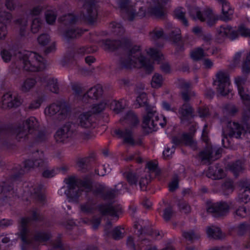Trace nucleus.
<instances>
[{
	"instance_id": "1",
	"label": "nucleus",
	"mask_w": 250,
	"mask_h": 250,
	"mask_svg": "<svg viewBox=\"0 0 250 250\" xmlns=\"http://www.w3.org/2000/svg\"><path fill=\"white\" fill-rule=\"evenodd\" d=\"M147 55L158 63H162L161 69L166 73L170 70L169 65L167 62L163 63L164 59L163 55L158 48L149 47L146 49ZM154 61L146 60L142 54L140 47L134 46L130 50L129 54L121 60L122 67L126 68H143L148 73L151 72L154 69Z\"/></svg>"
},
{
	"instance_id": "2",
	"label": "nucleus",
	"mask_w": 250,
	"mask_h": 250,
	"mask_svg": "<svg viewBox=\"0 0 250 250\" xmlns=\"http://www.w3.org/2000/svg\"><path fill=\"white\" fill-rule=\"evenodd\" d=\"M30 219L21 218L18 226L19 231L15 234L16 237L12 233L6 235H0V241L7 243L10 240L20 238L22 241L21 250H27L30 248H35L36 245L43 244L50 238V234L44 232H37L33 239H31L30 231L27 229V225L29 224Z\"/></svg>"
},
{
	"instance_id": "3",
	"label": "nucleus",
	"mask_w": 250,
	"mask_h": 250,
	"mask_svg": "<svg viewBox=\"0 0 250 250\" xmlns=\"http://www.w3.org/2000/svg\"><path fill=\"white\" fill-rule=\"evenodd\" d=\"M67 187H63L58 191L61 195H65L69 202H77L83 194L90 191L91 185L89 182H78L73 177L65 180Z\"/></svg>"
},
{
	"instance_id": "4",
	"label": "nucleus",
	"mask_w": 250,
	"mask_h": 250,
	"mask_svg": "<svg viewBox=\"0 0 250 250\" xmlns=\"http://www.w3.org/2000/svg\"><path fill=\"white\" fill-rule=\"evenodd\" d=\"M16 57L21 66L26 71H40L45 67L44 59L35 52L21 51L16 55Z\"/></svg>"
},
{
	"instance_id": "5",
	"label": "nucleus",
	"mask_w": 250,
	"mask_h": 250,
	"mask_svg": "<svg viewBox=\"0 0 250 250\" xmlns=\"http://www.w3.org/2000/svg\"><path fill=\"white\" fill-rule=\"evenodd\" d=\"M39 124L37 119L34 117H30L15 128L14 135L16 139L21 141L28 138V135L34 133L38 129Z\"/></svg>"
},
{
	"instance_id": "6",
	"label": "nucleus",
	"mask_w": 250,
	"mask_h": 250,
	"mask_svg": "<svg viewBox=\"0 0 250 250\" xmlns=\"http://www.w3.org/2000/svg\"><path fill=\"white\" fill-rule=\"evenodd\" d=\"M167 124L166 118L161 115L158 116L155 109H147L146 114L144 115L143 118V127L148 128L150 131H155L158 128V125L162 127L165 126Z\"/></svg>"
},
{
	"instance_id": "7",
	"label": "nucleus",
	"mask_w": 250,
	"mask_h": 250,
	"mask_svg": "<svg viewBox=\"0 0 250 250\" xmlns=\"http://www.w3.org/2000/svg\"><path fill=\"white\" fill-rule=\"evenodd\" d=\"M243 131L245 132V135L250 142V126L248 125H245L242 128L240 125L234 122H229L227 125L226 131L224 130L222 140V144L224 147H229V145L225 144V141L228 140L227 135L230 137H234L239 138Z\"/></svg>"
},
{
	"instance_id": "8",
	"label": "nucleus",
	"mask_w": 250,
	"mask_h": 250,
	"mask_svg": "<svg viewBox=\"0 0 250 250\" xmlns=\"http://www.w3.org/2000/svg\"><path fill=\"white\" fill-rule=\"evenodd\" d=\"M189 14L194 20L206 21L208 26L214 25L218 20L216 15L209 9L201 12L199 8L193 7L190 10Z\"/></svg>"
},
{
	"instance_id": "9",
	"label": "nucleus",
	"mask_w": 250,
	"mask_h": 250,
	"mask_svg": "<svg viewBox=\"0 0 250 250\" xmlns=\"http://www.w3.org/2000/svg\"><path fill=\"white\" fill-rule=\"evenodd\" d=\"M216 77L214 84L217 86L218 92L221 95H227L230 91V81L228 72L220 71L216 74Z\"/></svg>"
},
{
	"instance_id": "10",
	"label": "nucleus",
	"mask_w": 250,
	"mask_h": 250,
	"mask_svg": "<svg viewBox=\"0 0 250 250\" xmlns=\"http://www.w3.org/2000/svg\"><path fill=\"white\" fill-rule=\"evenodd\" d=\"M208 133V125H205L203 129L202 138L207 143V147L205 150L200 153L199 157L202 161L207 160L209 162L210 161H214L218 158V157H213L214 151H215V154L217 155L219 154L220 150V149L215 150L209 145Z\"/></svg>"
},
{
	"instance_id": "11",
	"label": "nucleus",
	"mask_w": 250,
	"mask_h": 250,
	"mask_svg": "<svg viewBox=\"0 0 250 250\" xmlns=\"http://www.w3.org/2000/svg\"><path fill=\"white\" fill-rule=\"evenodd\" d=\"M23 198L27 200L33 199L42 202L45 197L41 188H36L32 183H26L23 186Z\"/></svg>"
},
{
	"instance_id": "12",
	"label": "nucleus",
	"mask_w": 250,
	"mask_h": 250,
	"mask_svg": "<svg viewBox=\"0 0 250 250\" xmlns=\"http://www.w3.org/2000/svg\"><path fill=\"white\" fill-rule=\"evenodd\" d=\"M107 105H109L110 109L115 113H119L125 108V101L121 100L119 101L115 100L108 102L107 104L105 101L102 102L98 104H94L92 108L91 112L93 113H99L103 111Z\"/></svg>"
},
{
	"instance_id": "13",
	"label": "nucleus",
	"mask_w": 250,
	"mask_h": 250,
	"mask_svg": "<svg viewBox=\"0 0 250 250\" xmlns=\"http://www.w3.org/2000/svg\"><path fill=\"white\" fill-rule=\"evenodd\" d=\"M21 103L22 100L21 97L16 93H6L0 100V106L3 108L18 107Z\"/></svg>"
},
{
	"instance_id": "14",
	"label": "nucleus",
	"mask_w": 250,
	"mask_h": 250,
	"mask_svg": "<svg viewBox=\"0 0 250 250\" xmlns=\"http://www.w3.org/2000/svg\"><path fill=\"white\" fill-rule=\"evenodd\" d=\"M67 111V108L64 104L58 102L47 107L44 110V113L46 116L48 117H52L57 114L58 116V118L62 119L66 116Z\"/></svg>"
},
{
	"instance_id": "15",
	"label": "nucleus",
	"mask_w": 250,
	"mask_h": 250,
	"mask_svg": "<svg viewBox=\"0 0 250 250\" xmlns=\"http://www.w3.org/2000/svg\"><path fill=\"white\" fill-rule=\"evenodd\" d=\"M97 16V10L94 3L90 1L86 2L83 6L80 18L86 20L92 24L96 21Z\"/></svg>"
},
{
	"instance_id": "16",
	"label": "nucleus",
	"mask_w": 250,
	"mask_h": 250,
	"mask_svg": "<svg viewBox=\"0 0 250 250\" xmlns=\"http://www.w3.org/2000/svg\"><path fill=\"white\" fill-rule=\"evenodd\" d=\"M245 83V80L240 77H237L235 79V83L237 87L241 99L244 104H246L250 101V92L244 87Z\"/></svg>"
},
{
	"instance_id": "17",
	"label": "nucleus",
	"mask_w": 250,
	"mask_h": 250,
	"mask_svg": "<svg viewBox=\"0 0 250 250\" xmlns=\"http://www.w3.org/2000/svg\"><path fill=\"white\" fill-rule=\"evenodd\" d=\"M230 208V204L220 202L213 204L207 209V211L210 213H214L218 216H222L226 214Z\"/></svg>"
},
{
	"instance_id": "18",
	"label": "nucleus",
	"mask_w": 250,
	"mask_h": 250,
	"mask_svg": "<svg viewBox=\"0 0 250 250\" xmlns=\"http://www.w3.org/2000/svg\"><path fill=\"white\" fill-rule=\"evenodd\" d=\"M72 136L70 125H66L59 129L55 135L57 142L66 143L69 142Z\"/></svg>"
},
{
	"instance_id": "19",
	"label": "nucleus",
	"mask_w": 250,
	"mask_h": 250,
	"mask_svg": "<svg viewBox=\"0 0 250 250\" xmlns=\"http://www.w3.org/2000/svg\"><path fill=\"white\" fill-rule=\"evenodd\" d=\"M241 189L238 196L240 202L247 203L250 201V181L246 180L240 184Z\"/></svg>"
},
{
	"instance_id": "20",
	"label": "nucleus",
	"mask_w": 250,
	"mask_h": 250,
	"mask_svg": "<svg viewBox=\"0 0 250 250\" xmlns=\"http://www.w3.org/2000/svg\"><path fill=\"white\" fill-rule=\"evenodd\" d=\"M99 211L104 215H109L112 217H118L121 213V208L119 206L113 205H102L98 207Z\"/></svg>"
},
{
	"instance_id": "21",
	"label": "nucleus",
	"mask_w": 250,
	"mask_h": 250,
	"mask_svg": "<svg viewBox=\"0 0 250 250\" xmlns=\"http://www.w3.org/2000/svg\"><path fill=\"white\" fill-rule=\"evenodd\" d=\"M196 125L195 126L192 125V128L190 129V132L189 133H185L183 135L182 140H180L178 137H174L172 138V142L175 145L179 144L181 142L184 143L185 145L193 147L195 146V143L193 140V133L196 130Z\"/></svg>"
},
{
	"instance_id": "22",
	"label": "nucleus",
	"mask_w": 250,
	"mask_h": 250,
	"mask_svg": "<svg viewBox=\"0 0 250 250\" xmlns=\"http://www.w3.org/2000/svg\"><path fill=\"white\" fill-rule=\"evenodd\" d=\"M210 53L213 54V51H210L209 47H207L205 44H203L201 47H198L190 52V57L194 61H198L203 57L208 55Z\"/></svg>"
},
{
	"instance_id": "23",
	"label": "nucleus",
	"mask_w": 250,
	"mask_h": 250,
	"mask_svg": "<svg viewBox=\"0 0 250 250\" xmlns=\"http://www.w3.org/2000/svg\"><path fill=\"white\" fill-rule=\"evenodd\" d=\"M169 0H154L153 5L147 9V12L157 17H160L164 15L163 5Z\"/></svg>"
},
{
	"instance_id": "24",
	"label": "nucleus",
	"mask_w": 250,
	"mask_h": 250,
	"mask_svg": "<svg viewBox=\"0 0 250 250\" xmlns=\"http://www.w3.org/2000/svg\"><path fill=\"white\" fill-rule=\"evenodd\" d=\"M38 155H40L38 159H36L35 161L28 160L24 162V166L25 170H28L34 167L42 166L46 164L43 153L42 152L40 153L38 151L35 153V156H37Z\"/></svg>"
},
{
	"instance_id": "25",
	"label": "nucleus",
	"mask_w": 250,
	"mask_h": 250,
	"mask_svg": "<svg viewBox=\"0 0 250 250\" xmlns=\"http://www.w3.org/2000/svg\"><path fill=\"white\" fill-rule=\"evenodd\" d=\"M116 134L121 138L123 139L124 142L130 145H134L136 144L135 142L131 129L126 128L124 130H118L116 131Z\"/></svg>"
},
{
	"instance_id": "26",
	"label": "nucleus",
	"mask_w": 250,
	"mask_h": 250,
	"mask_svg": "<svg viewBox=\"0 0 250 250\" xmlns=\"http://www.w3.org/2000/svg\"><path fill=\"white\" fill-rule=\"evenodd\" d=\"M103 43L105 49L113 50L120 47L126 46L128 43V41L124 38H122L121 41H104Z\"/></svg>"
},
{
	"instance_id": "27",
	"label": "nucleus",
	"mask_w": 250,
	"mask_h": 250,
	"mask_svg": "<svg viewBox=\"0 0 250 250\" xmlns=\"http://www.w3.org/2000/svg\"><path fill=\"white\" fill-rule=\"evenodd\" d=\"M11 18V15L9 13L0 12V39H3L6 34L7 30L5 23Z\"/></svg>"
},
{
	"instance_id": "28",
	"label": "nucleus",
	"mask_w": 250,
	"mask_h": 250,
	"mask_svg": "<svg viewBox=\"0 0 250 250\" xmlns=\"http://www.w3.org/2000/svg\"><path fill=\"white\" fill-rule=\"evenodd\" d=\"M103 93L102 87L101 85L98 84L92 88H91L83 96V100H86L88 98L90 100L97 99L102 95Z\"/></svg>"
},
{
	"instance_id": "29",
	"label": "nucleus",
	"mask_w": 250,
	"mask_h": 250,
	"mask_svg": "<svg viewBox=\"0 0 250 250\" xmlns=\"http://www.w3.org/2000/svg\"><path fill=\"white\" fill-rule=\"evenodd\" d=\"M41 81L43 85L47 87L51 91L54 93H57L59 91V87L57 80L56 79L45 77Z\"/></svg>"
},
{
	"instance_id": "30",
	"label": "nucleus",
	"mask_w": 250,
	"mask_h": 250,
	"mask_svg": "<svg viewBox=\"0 0 250 250\" xmlns=\"http://www.w3.org/2000/svg\"><path fill=\"white\" fill-rule=\"evenodd\" d=\"M127 190V187L125 184L119 183L115 186L114 189L108 191L106 195V199H111L115 196L124 193Z\"/></svg>"
},
{
	"instance_id": "31",
	"label": "nucleus",
	"mask_w": 250,
	"mask_h": 250,
	"mask_svg": "<svg viewBox=\"0 0 250 250\" xmlns=\"http://www.w3.org/2000/svg\"><path fill=\"white\" fill-rule=\"evenodd\" d=\"M235 27H232L228 25H224L220 27L217 29V33L220 37H228L232 40H234L233 34H234Z\"/></svg>"
},
{
	"instance_id": "32",
	"label": "nucleus",
	"mask_w": 250,
	"mask_h": 250,
	"mask_svg": "<svg viewBox=\"0 0 250 250\" xmlns=\"http://www.w3.org/2000/svg\"><path fill=\"white\" fill-rule=\"evenodd\" d=\"M239 36L250 38V28L245 23H241L237 27H235L234 34L232 37L235 39Z\"/></svg>"
},
{
	"instance_id": "33",
	"label": "nucleus",
	"mask_w": 250,
	"mask_h": 250,
	"mask_svg": "<svg viewBox=\"0 0 250 250\" xmlns=\"http://www.w3.org/2000/svg\"><path fill=\"white\" fill-rule=\"evenodd\" d=\"M193 109L188 104H184L179 109V114L182 121L189 119L192 117Z\"/></svg>"
},
{
	"instance_id": "34",
	"label": "nucleus",
	"mask_w": 250,
	"mask_h": 250,
	"mask_svg": "<svg viewBox=\"0 0 250 250\" xmlns=\"http://www.w3.org/2000/svg\"><path fill=\"white\" fill-rule=\"evenodd\" d=\"M79 125L83 128H89L93 124L92 117L89 112H85L82 114L79 118Z\"/></svg>"
},
{
	"instance_id": "35",
	"label": "nucleus",
	"mask_w": 250,
	"mask_h": 250,
	"mask_svg": "<svg viewBox=\"0 0 250 250\" xmlns=\"http://www.w3.org/2000/svg\"><path fill=\"white\" fill-rule=\"evenodd\" d=\"M207 176L213 179L222 178L225 176L224 171L217 167H210L206 173Z\"/></svg>"
},
{
	"instance_id": "36",
	"label": "nucleus",
	"mask_w": 250,
	"mask_h": 250,
	"mask_svg": "<svg viewBox=\"0 0 250 250\" xmlns=\"http://www.w3.org/2000/svg\"><path fill=\"white\" fill-rule=\"evenodd\" d=\"M222 4V11L224 20H228L230 19L233 14V10L230 7L229 4L226 0H218Z\"/></svg>"
},
{
	"instance_id": "37",
	"label": "nucleus",
	"mask_w": 250,
	"mask_h": 250,
	"mask_svg": "<svg viewBox=\"0 0 250 250\" xmlns=\"http://www.w3.org/2000/svg\"><path fill=\"white\" fill-rule=\"evenodd\" d=\"M206 232L208 236L210 238L219 239L224 237L220 229L216 226L208 227Z\"/></svg>"
},
{
	"instance_id": "38",
	"label": "nucleus",
	"mask_w": 250,
	"mask_h": 250,
	"mask_svg": "<svg viewBox=\"0 0 250 250\" xmlns=\"http://www.w3.org/2000/svg\"><path fill=\"white\" fill-rule=\"evenodd\" d=\"M229 169L234 175L237 176L244 170L243 163L240 160L237 161L229 166Z\"/></svg>"
},
{
	"instance_id": "39",
	"label": "nucleus",
	"mask_w": 250,
	"mask_h": 250,
	"mask_svg": "<svg viewBox=\"0 0 250 250\" xmlns=\"http://www.w3.org/2000/svg\"><path fill=\"white\" fill-rule=\"evenodd\" d=\"M36 83L35 79L27 78L21 83L20 89L23 92H28L34 87Z\"/></svg>"
},
{
	"instance_id": "40",
	"label": "nucleus",
	"mask_w": 250,
	"mask_h": 250,
	"mask_svg": "<svg viewBox=\"0 0 250 250\" xmlns=\"http://www.w3.org/2000/svg\"><path fill=\"white\" fill-rule=\"evenodd\" d=\"M125 122L129 125L131 127L136 126L139 123L136 115L133 112H128L124 119Z\"/></svg>"
},
{
	"instance_id": "41",
	"label": "nucleus",
	"mask_w": 250,
	"mask_h": 250,
	"mask_svg": "<svg viewBox=\"0 0 250 250\" xmlns=\"http://www.w3.org/2000/svg\"><path fill=\"white\" fill-rule=\"evenodd\" d=\"M82 31L79 29L71 28L65 32L63 36L64 39L68 40L80 36Z\"/></svg>"
},
{
	"instance_id": "42",
	"label": "nucleus",
	"mask_w": 250,
	"mask_h": 250,
	"mask_svg": "<svg viewBox=\"0 0 250 250\" xmlns=\"http://www.w3.org/2000/svg\"><path fill=\"white\" fill-rule=\"evenodd\" d=\"M164 79L162 75L155 73L152 77L151 81V85L153 88H159L162 86Z\"/></svg>"
},
{
	"instance_id": "43",
	"label": "nucleus",
	"mask_w": 250,
	"mask_h": 250,
	"mask_svg": "<svg viewBox=\"0 0 250 250\" xmlns=\"http://www.w3.org/2000/svg\"><path fill=\"white\" fill-rule=\"evenodd\" d=\"M111 31L117 35H121L124 33V29L120 23L113 22L109 25Z\"/></svg>"
},
{
	"instance_id": "44",
	"label": "nucleus",
	"mask_w": 250,
	"mask_h": 250,
	"mask_svg": "<svg viewBox=\"0 0 250 250\" xmlns=\"http://www.w3.org/2000/svg\"><path fill=\"white\" fill-rule=\"evenodd\" d=\"M222 191L225 195L231 193L233 190V185L232 180L228 179L222 185Z\"/></svg>"
},
{
	"instance_id": "45",
	"label": "nucleus",
	"mask_w": 250,
	"mask_h": 250,
	"mask_svg": "<svg viewBox=\"0 0 250 250\" xmlns=\"http://www.w3.org/2000/svg\"><path fill=\"white\" fill-rule=\"evenodd\" d=\"M183 237L187 240L193 242L200 238V234L193 230L185 231L183 233Z\"/></svg>"
},
{
	"instance_id": "46",
	"label": "nucleus",
	"mask_w": 250,
	"mask_h": 250,
	"mask_svg": "<svg viewBox=\"0 0 250 250\" xmlns=\"http://www.w3.org/2000/svg\"><path fill=\"white\" fill-rule=\"evenodd\" d=\"M170 38L174 42H177L181 39V30L179 28L171 27Z\"/></svg>"
},
{
	"instance_id": "47",
	"label": "nucleus",
	"mask_w": 250,
	"mask_h": 250,
	"mask_svg": "<svg viewBox=\"0 0 250 250\" xmlns=\"http://www.w3.org/2000/svg\"><path fill=\"white\" fill-rule=\"evenodd\" d=\"M136 102V107L138 108L140 106L146 105L147 102V98L146 94L144 92L140 93L137 96Z\"/></svg>"
},
{
	"instance_id": "48",
	"label": "nucleus",
	"mask_w": 250,
	"mask_h": 250,
	"mask_svg": "<svg viewBox=\"0 0 250 250\" xmlns=\"http://www.w3.org/2000/svg\"><path fill=\"white\" fill-rule=\"evenodd\" d=\"M250 214V209L244 206L239 207L235 212V217L244 218Z\"/></svg>"
},
{
	"instance_id": "49",
	"label": "nucleus",
	"mask_w": 250,
	"mask_h": 250,
	"mask_svg": "<svg viewBox=\"0 0 250 250\" xmlns=\"http://www.w3.org/2000/svg\"><path fill=\"white\" fill-rule=\"evenodd\" d=\"M125 231L124 229L121 227L115 228L112 232V236L114 239H120L124 236Z\"/></svg>"
},
{
	"instance_id": "50",
	"label": "nucleus",
	"mask_w": 250,
	"mask_h": 250,
	"mask_svg": "<svg viewBox=\"0 0 250 250\" xmlns=\"http://www.w3.org/2000/svg\"><path fill=\"white\" fill-rule=\"evenodd\" d=\"M175 16L180 20L181 21L183 24L186 26H188V22L187 20L185 18V13L183 11V9L181 7H179L175 9L174 11Z\"/></svg>"
},
{
	"instance_id": "51",
	"label": "nucleus",
	"mask_w": 250,
	"mask_h": 250,
	"mask_svg": "<svg viewBox=\"0 0 250 250\" xmlns=\"http://www.w3.org/2000/svg\"><path fill=\"white\" fill-rule=\"evenodd\" d=\"M46 22L52 24L55 22L56 20V14L54 10H48L45 14Z\"/></svg>"
},
{
	"instance_id": "52",
	"label": "nucleus",
	"mask_w": 250,
	"mask_h": 250,
	"mask_svg": "<svg viewBox=\"0 0 250 250\" xmlns=\"http://www.w3.org/2000/svg\"><path fill=\"white\" fill-rule=\"evenodd\" d=\"M79 18L76 17L73 14H70L64 16L63 18H61V21L64 22L66 24H73L75 23L78 21Z\"/></svg>"
},
{
	"instance_id": "53",
	"label": "nucleus",
	"mask_w": 250,
	"mask_h": 250,
	"mask_svg": "<svg viewBox=\"0 0 250 250\" xmlns=\"http://www.w3.org/2000/svg\"><path fill=\"white\" fill-rule=\"evenodd\" d=\"M94 208V205L90 202H88L81 206V211L86 214L92 212Z\"/></svg>"
},
{
	"instance_id": "54",
	"label": "nucleus",
	"mask_w": 250,
	"mask_h": 250,
	"mask_svg": "<svg viewBox=\"0 0 250 250\" xmlns=\"http://www.w3.org/2000/svg\"><path fill=\"white\" fill-rule=\"evenodd\" d=\"M163 34V30L161 28H157L150 33L149 36L151 39L155 40L162 37Z\"/></svg>"
},
{
	"instance_id": "55",
	"label": "nucleus",
	"mask_w": 250,
	"mask_h": 250,
	"mask_svg": "<svg viewBox=\"0 0 250 250\" xmlns=\"http://www.w3.org/2000/svg\"><path fill=\"white\" fill-rule=\"evenodd\" d=\"M43 101V98L42 97H38L32 101L30 103L29 108L31 109H37L40 107Z\"/></svg>"
},
{
	"instance_id": "56",
	"label": "nucleus",
	"mask_w": 250,
	"mask_h": 250,
	"mask_svg": "<svg viewBox=\"0 0 250 250\" xmlns=\"http://www.w3.org/2000/svg\"><path fill=\"white\" fill-rule=\"evenodd\" d=\"M50 41V37L48 34H42L38 38V43L42 46L46 45Z\"/></svg>"
},
{
	"instance_id": "57",
	"label": "nucleus",
	"mask_w": 250,
	"mask_h": 250,
	"mask_svg": "<svg viewBox=\"0 0 250 250\" xmlns=\"http://www.w3.org/2000/svg\"><path fill=\"white\" fill-rule=\"evenodd\" d=\"M242 70L243 73L250 72V53L247 55L246 59L243 64Z\"/></svg>"
},
{
	"instance_id": "58",
	"label": "nucleus",
	"mask_w": 250,
	"mask_h": 250,
	"mask_svg": "<svg viewBox=\"0 0 250 250\" xmlns=\"http://www.w3.org/2000/svg\"><path fill=\"white\" fill-rule=\"evenodd\" d=\"M13 53V51L12 50L3 49L1 52V56L3 61L5 62L10 61Z\"/></svg>"
},
{
	"instance_id": "59",
	"label": "nucleus",
	"mask_w": 250,
	"mask_h": 250,
	"mask_svg": "<svg viewBox=\"0 0 250 250\" xmlns=\"http://www.w3.org/2000/svg\"><path fill=\"white\" fill-rule=\"evenodd\" d=\"M161 106L162 109L167 111L175 112L176 110V109L174 106H172L170 103L166 101H164L161 103Z\"/></svg>"
},
{
	"instance_id": "60",
	"label": "nucleus",
	"mask_w": 250,
	"mask_h": 250,
	"mask_svg": "<svg viewBox=\"0 0 250 250\" xmlns=\"http://www.w3.org/2000/svg\"><path fill=\"white\" fill-rule=\"evenodd\" d=\"M58 173V169L57 168H47L45 169L42 175L45 178H51L54 176L56 174Z\"/></svg>"
},
{
	"instance_id": "61",
	"label": "nucleus",
	"mask_w": 250,
	"mask_h": 250,
	"mask_svg": "<svg viewBox=\"0 0 250 250\" xmlns=\"http://www.w3.org/2000/svg\"><path fill=\"white\" fill-rule=\"evenodd\" d=\"M41 25V20L39 18H35L33 20L31 25V30L33 33H36L38 31Z\"/></svg>"
},
{
	"instance_id": "62",
	"label": "nucleus",
	"mask_w": 250,
	"mask_h": 250,
	"mask_svg": "<svg viewBox=\"0 0 250 250\" xmlns=\"http://www.w3.org/2000/svg\"><path fill=\"white\" fill-rule=\"evenodd\" d=\"M110 171L109 168L106 167L105 165L100 166L95 170V173L99 176H104Z\"/></svg>"
},
{
	"instance_id": "63",
	"label": "nucleus",
	"mask_w": 250,
	"mask_h": 250,
	"mask_svg": "<svg viewBox=\"0 0 250 250\" xmlns=\"http://www.w3.org/2000/svg\"><path fill=\"white\" fill-rule=\"evenodd\" d=\"M90 52V50L88 48L85 47H82L77 49L74 57L76 58H79L83 56L85 54Z\"/></svg>"
},
{
	"instance_id": "64",
	"label": "nucleus",
	"mask_w": 250,
	"mask_h": 250,
	"mask_svg": "<svg viewBox=\"0 0 250 250\" xmlns=\"http://www.w3.org/2000/svg\"><path fill=\"white\" fill-rule=\"evenodd\" d=\"M213 61L208 58L204 59L202 61V65L205 69H211L213 66Z\"/></svg>"
}]
</instances>
